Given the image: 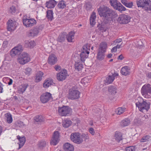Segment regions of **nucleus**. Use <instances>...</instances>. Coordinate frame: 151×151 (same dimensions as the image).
Listing matches in <instances>:
<instances>
[{
	"label": "nucleus",
	"instance_id": "obj_6",
	"mask_svg": "<svg viewBox=\"0 0 151 151\" xmlns=\"http://www.w3.org/2000/svg\"><path fill=\"white\" fill-rule=\"evenodd\" d=\"M80 92L78 91L70 89L69 90L68 98L71 100L78 99L80 97Z\"/></svg>",
	"mask_w": 151,
	"mask_h": 151
},
{
	"label": "nucleus",
	"instance_id": "obj_1",
	"mask_svg": "<svg viewBox=\"0 0 151 151\" xmlns=\"http://www.w3.org/2000/svg\"><path fill=\"white\" fill-rule=\"evenodd\" d=\"M99 14L103 16L105 19L106 23H110L112 21L113 18L116 17L117 14L115 11L106 6H100L98 9Z\"/></svg>",
	"mask_w": 151,
	"mask_h": 151
},
{
	"label": "nucleus",
	"instance_id": "obj_28",
	"mask_svg": "<svg viewBox=\"0 0 151 151\" xmlns=\"http://www.w3.org/2000/svg\"><path fill=\"white\" fill-rule=\"evenodd\" d=\"M114 79V78L113 76H112L111 75H109L104 81V83L106 85L110 84L113 82Z\"/></svg>",
	"mask_w": 151,
	"mask_h": 151
},
{
	"label": "nucleus",
	"instance_id": "obj_36",
	"mask_svg": "<svg viewBox=\"0 0 151 151\" xmlns=\"http://www.w3.org/2000/svg\"><path fill=\"white\" fill-rule=\"evenodd\" d=\"M66 6V2L63 0H61L59 2L57 5V7L60 9H63Z\"/></svg>",
	"mask_w": 151,
	"mask_h": 151
},
{
	"label": "nucleus",
	"instance_id": "obj_24",
	"mask_svg": "<svg viewBox=\"0 0 151 151\" xmlns=\"http://www.w3.org/2000/svg\"><path fill=\"white\" fill-rule=\"evenodd\" d=\"M107 48V44L106 42L101 43L99 46L98 51L105 53Z\"/></svg>",
	"mask_w": 151,
	"mask_h": 151
},
{
	"label": "nucleus",
	"instance_id": "obj_22",
	"mask_svg": "<svg viewBox=\"0 0 151 151\" xmlns=\"http://www.w3.org/2000/svg\"><path fill=\"white\" fill-rule=\"evenodd\" d=\"M130 68L128 66H124L122 68L121 72L122 75L127 76L130 74Z\"/></svg>",
	"mask_w": 151,
	"mask_h": 151
},
{
	"label": "nucleus",
	"instance_id": "obj_8",
	"mask_svg": "<svg viewBox=\"0 0 151 151\" xmlns=\"http://www.w3.org/2000/svg\"><path fill=\"white\" fill-rule=\"evenodd\" d=\"M23 22L24 26L27 27H31L37 23L36 20L34 19L27 17L23 19Z\"/></svg>",
	"mask_w": 151,
	"mask_h": 151
},
{
	"label": "nucleus",
	"instance_id": "obj_31",
	"mask_svg": "<svg viewBox=\"0 0 151 151\" xmlns=\"http://www.w3.org/2000/svg\"><path fill=\"white\" fill-rule=\"evenodd\" d=\"M72 124L71 121L69 119H65L63 122L62 125L65 128L68 127Z\"/></svg>",
	"mask_w": 151,
	"mask_h": 151
},
{
	"label": "nucleus",
	"instance_id": "obj_59",
	"mask_svg": "<svg viewBox=\"0 0 151 151\" xmlns=\"http://www.w3.org/2000/svg\"><path fill=\"white\" fill-rule=\"evenodd\" d=\"M90 133L92 135H94L95 134V132L93 129L92 128H90L89 129V130Z\"/></svg>",
	"mask_w": 151,
	"mask_h": 151
},
{
	"label": "nucleus",
	"instance_id": "obj_38",
	"mask_svg": "<svg viewBox=\"0 0 151 151\" xmlns=\"http://www.w3.org/2000/svg\"><path fill=\"white\" fill-rule=\"evenodd\" d=\"M115 9L121 12L122 11H125L126 9V8L119 2L118 3V4H117V6L115 8Z\"/></svg>",
	"mask_w": 151,
	"mask_h": 151
},
{
	"label": "nucleus",
	"instance_id": "obj_61",
	"mask_svg": "<svg viewBox=\"0 0 151 151\" xmlns=\"http://www.w3.org/2000/svg\"><path fill=\"white\" fill-rule=\"evenodd\" d=\"M122 39L120 38L115 40L114 42H115L116 43H119L121 42L122 41Z\"/></svg>",
	"mask_w": 151,
	"mask_h": 151
},
{
	"label": "nucleus",
	"instance_id": "obj_50",
	"mask_svg": "<svg viewBox=\"0 0 151 151\" xmlns=\"http://www.w3.org/2000/svg\"><path fill=\"white\" fill-rule=\"evenodd\" d=\"M31 69L30 68H28L25 69V73L26 75H29L31 72Z\"/></svg>",
	"mask_w": 151,
	"mask_h": 151
},
{
	"label": "nucleus",
	"instance_id": "obj_13",
	"mask_svg": "<svg viewBox=\"0 0 151 151\" xmlns=\"http://www.w3.org/2000/svg\"><path fill=\"white\" fill-rule=\"evenodd\" d=\"M68 76L67 72L66 70L64 69L57 74V78L60 81L64 80Z\"/></svg>",
	"mask_w": 151,
	"mask_h": 151
},
{
	"label": "nucleus",
	"instance_id": "obj_58",
	"mask_svg": "<svg viewBox=\"0 0 151 151\" xmlns=\"http://www.w3.org/2000/svg\"><path fill=\"white\" fill-rule=\"evenodd\" d=\"M55 70L57 71H59L61 69V67L59 65H56L54 67Z\"/></svg>",
	"mask_w": 151,
	"mask_h": 151
},
{
	"label": "nucleus",
	"instance_id": "obj_17",
	"mask_svg": "<svg viewBox=\"0 0 151 151\" xmlns=\"http://www.w3.org/2000/svg\"><path fill=\"white\" fill-rule=\"evenodd\" d=\"M40 26H36L30 30L28 35L29 37H34L37 35L40 32Z\"/></svg>",
	"mask_w": 151,
	"mask_h": 151
},
{
	"label": "nucleus",
	"instance_id": "obj_19",
	"mask_svg": "<svg viewBox=\"0 0 151 151\" xmlns=\"http://www.w3.org/2000/svg\"><path fill=\"white\" fill-rule=\"evenodd\" d=\"M57 2L55 0H49L45 3L46 7L48 9L54 8L56 5Z\"/></svg>",
	"mask_w": 151,
	"mask_h": 151
},
{
	"label": "nucleus",
	"instance_id": "obj_39",
	"mask_svg": "<svg viewBox=\"0 0 151 151\" xmlns=\"http://www.w3.org/2000/svg\"><path fill=\"white\" fill-rule=\"evenodd\" d=\"M108 91L111 94H115L117 92V89L115 87L110 86L108 88Z\"/></svg>",
	"mask_w": 151,
	"mask_h": 151
},
{
	"label": "nucleus",
	"instance_id": "obj_48",
	"mask_svg": "<svg viewBox=\"0 0 151 151\" xmlns=\"http://www.w3.org/2000/svg\"><path fill=\"white\" fill-rule=\"evenodd\" d=\"M134 122L135 124L137 125H141L142 123V122L141 120L138 119H134Z\"/></svg>",
	"mask_w": 151,
	"mask_h": 151
},
{
	"label": "nucleus",
	"instance_id": "obj_64",
	"mask_svg": "<svg viewBox=\"0 0 151 151\" xmlns=\"http://www.w3.org/2000/svg\"><path fill=\"white\" fill-rule=\"evenodd\" d=\"M13 82V80L12 79H9V81L8 82V84L10 85L12 84Z\"/></svg>",
	"mask_w": 151,
	"mask_h": 151
},
{
	"label": "nucleus",
	"instance_id": "obj_35",
	"mask_svg": "<svg viewBox=\"0 0 151 151\" xmlns=\"http://www.w3.org/2000/svg\"><path fill=\"white\" fill-rule=\"evenodd\" d=\"M66 36V33L63 32L60 34L59 36L58 41L60 42H63L65 41V40Z\"/></svg>",
	"mask_w": 151,
	"mask_h": 151
},
{
	"label": "nucleus",
	"instance_id": "obj_41",
	"mask_svg": "<svg viewBox=\"0 0 151 151\" xmlns=\"http://www.w3.org/2000/svg\"><path fill=\"white\" fill-rule=\"evenodd\" d=\"M53 11L51 10H48L47 11V17L50 20H52L53 18Z\"/></svg>",
	"mask_w": 151,
	"mask_h": 151
},
{
	"label": "nucleus",
	"instance_id": "obj_62",
	"mask_svg": "<svg viewBox=\"0 0 151 151\" xmlns=\"http://www.w3.org/2000/svg\"><path fill=\"white\" fill-rule=\"evenodd\" d=\"M127 0H121V2L125 6L127 4Z\"/></svg>",
	"mask_w": 151,
	"mask_h": 151
},
{
	"label": "nucleus",
	"instance_id": "obj_32",
	"mask_svg": "<svg viewBox=\"0 0 151 151\" xmlns=\"http://www.w3.org/2000/svg\"><path fill=\"white\" fill-rule=\"evenodd\" d=\"M43 73L41 71H39L36 75V78H35L36 82H38L41 81L42 79V78L43 77Z\"/></svg>",
	"mask_w": 151,
	"mask_h": 151
},
{
	"label": "nucleus",
	"instance_id": "obj_29",
	"mask_svg": "<svg viewBox=\"0 0 151 151\" xmlns=\"http://www.w3.org/2000/svg\"><path fill=\"white\" fill-rule=\"evenodd\" d=\"M5 119L6 122L9 124H11L13 121L12 115L9 113H7L4 115Z\"/></svg>",
	"mask_w": 151,
	"mask_h": 151
},
{
	"label": "nucleus",
	"instance_id": "obj_12",
	"mask_svg": "<svg viewBox=\"0 0 151 151\" xmlns=\"http://www.w3.org/2000/svg\"><path fill=\"white\" fill-rule=\"evenodd\" d=\"M83 49L80 54V60L82 61H84L85 59L88 56L89 52L87 50V47L85 46L83 47Z\"/></svg>",
	"mask_w": 151,
	"mask_h": 151
},
{
	"label": "nucleus",
	"instance_id": "obj_37",
	"mask_svg": "<svg viewBox=\"0 0 151 151\" xmlns=\"http://www.w3.org/2000/svg\"><path fill=\"white\" fill-rule=\"evenodd\" d=\"M105 53L104 52L98 51L97 54V59L99 60H103L105 57Z\"/></svg>",
	"mask_w": 151,
	"mask_h": 151
},
{
	"label": "nucleus",
	"instance_id": "obj_7",
	"mask_svg": "<svg viewBox=\"0 0 151 151\" xmlns=\"http://www.w3.org/2000/svg\"><path fill=\"white\" fill-rule=\"evenodd\" d=\"M18 60L21 64L24 65L29 61L30 58L27 53L23 52L20 55Z\"/></svg>",
	"mask_w": 151,
	"mask_h": 151
},
{
	"label": "nucleus",
	"instance_id": "obj_43",
	"mask_svg": "<svg viewBox=\"0 0 151 151\" xmlns=\"http://www.w3.org/2000/svg\"><path fill=\"white\" fill-rule=\"evenodd\" d=\"M46 145V142L43 140L40 141L37 144L38 147L40 149H42L45 147Z\"/></svg>",
	"mask_w": 151,
	"mask_h": 151
},
{
	"label": "nucleus",
	"instance_id": "obj_34",
	"mask_svg": "<svg viewBox=\"0 0 151 151\" xmlns=\"http://www.w3.org/2000/svg\"><path fill=\"white\" fill-rule=\"evenodd\" d=\"M114 138L116 141L119 142L122 139V133L120 132H116Z\"/></svg>",
	"mask_w": 151,
	"mask_h": 151
},
{
	"label": "nucleus",
	"instance_id": "obj_23",
	"mask_svg": "<svg viewBox=\"0 0 151 151\" xmlns=\"http://www.w3.org/2000/svg\"><path fill=\"white\" fill-rule=\"evenodd\" d=\"M35 45V42L33 41L26 40L24 41V46L26 47L32 48Z\"/></svg>",
	"mask_w": 151,
	"mask_h": 151
},
{
	"label": "nucleus",
	"instance_id": "obj_49",
	"mask_svg": "<svg viewBox=\"0 0 151 151\" xmlns=\"http://www.w3.org/2000/svg\"><path fill=\"white\" fill-rule=\"evenodd\" d=\"M16 10V9L15 7L14 6H12L10 7L9 12L12 13L13 14L15 12Z\"/></svg>",
	"mask_w": 151,
	"mask_h": 151
},
{
	"label": "nucleus",
	"instance_id": "obj_2",
	"mask_svg": "<svg viewBox=\"0 0 151 151\" xmlns=\"http://www.w3.org/2000/svg\"><path fill=\"white\" fill-rule=\"evenodd\" d=\"M71 140L75 143L79 144L82 143L83 139L85 140L88 138V136L85 134H82L81 136L78 132H74L72 133L70 135Z\"/></svg>",
	"mask_w": 151,
	"mask_h": 151
},
{
	"label": "nucleus",
	"instance_id": "obj_46",
	"mask_svg": "<svg viewBox=\"0 0 151 151\" xmlns=\"http://www.w3.org/2000/svg\"><path fill=\"white\" fill-rule=\"evenodd\" d=\"M150 137V136L148 135L144 136L141 139V142H145L148 141Z\"/></svg>",
	"mask_w": 151,
	"mask_h": 151
},
{
	"label": "nucleus",
	"instance_id": "obj_60",
	"mask_svg": "<svg viewBox=\"0 0 151 151\" xmlns=\"http://www.w3.org/2000/svg\"><path fill=\"white\" fill-rule=\"evenodd\" d=\"M117 48L116 47L114 46L113 47L111 50V52H115L117 51Z\"/></svg>",
	"mask_w": 151,
	"mask_h": 151
},
{
	"label": "nucleus",
	"instance_id": "obj_15",
	"mask_svg": "<svg viewBox=\"0 0 151 151\" xmlns=\"http://www.w3.org/2000/svg\"><path fill=\"white\" fill-rule=\"evenodd\" d=\"M16 22L14 20L10 19L7 22V28L8 31H13L16 27Z\"/></svg>",
	"mask_w": 151,
	"mask_h": 151
},
{
	"label": "nucleus",
	"instance_id": "obj_45",
	"mask_svg": "<svg viewBox=\"0 0 151 151\" xmlns=\"http://www.w3.org/2000/svg\"><path fill=\"white\" fill-rule=\"evenodd\" d=\"M110 3L111 6H113L115 9L118 4V2H117L116 0H110Z\"/></svg>",
	"mask_w": 151,
	"mask_h": 151
},
{
	"label": "nucleus",
	"instance_id": "obj_63",
	"mask_svg": "<svg viewBox=\"0 0 151 151\" xmlns=\"http://www.w3.org/2000/svg\"><path fill=\"white\" fill-rule=\"evenodd\" d=\"M124 58V57L122 55H121L119 56L118 59H119L121 60H123V58Z\"/></svg>",
	"mask_w": 151,
	"mask_h": 151
},
{
	"label": "nucleus",
	"instance_id": "obj_9",
	"mask_svg": "<svg viewBox=\"0 0 151 151\" xmlns=\"http://www.w3.org/2000/svg\"><path fill=\"white\" fill-rule=\"evenodd\" d=\"M23 50L22 46L19 44L17 46L13 48L10 51V55L12 57L20 55Z\"/></svg>",
	"mask_w": 151,
	"mask_h": 151
},
{
	"label": "nucleus",
	"instance_id": "obj_16",
	"mask_svg": "<svg viewBox=\"0 0 151 151\" xmlns=\"http://www.w3.org/2000/svg\"><path fill=\"white\" fill-rule=\"evenodd\" d=\"M51 94L50 93L46 92L43 93L40 96L41 101L42 103L47 102L51 98Z\"/></svg>",
	"mask_w": 151,
	"mask_h": 151
},
{
	"label": "nucleus",
	"instance_id": "obj_51",
	"mask_svg": "<svg viewBox=\"0 0 151 151\" xmlns=\"http://www.w3.org/2000/svg\"><path fill=\"white\" fill-rule=\"evenodd\" d=\"M92 6L90 3H87L86 4V9L87 10H90L92 8Z\"/></svg>",
	"mask_w": 151,
	"mask_h": 151
},
{
	"label": "nucleus",
	"instance_id": "obj_42",
	"mask_svg": "<svg viewBox=\"0 0 151 151\" xmlns=\"http://www.w3.org/2000/svg\"><path fill=\"white\" fill-rule=\"evenodd\" d=\"M126 108L120 107L116 109V112L117 114L120 115L122 114L124 112Z\"/></svg>",
	"mask_w": 151,
	"mask_h": 151
},
{
	"label": "nucleus",
	"instance_id": "obj_52",
	"mask_svg": "<svg viewBox=\"0 0 151 151\" xmlns=\"http://www.w3.org/2000/svg\"><path fill=\"white\" fill-rule=\"evenodd\" d=\"M133 6V3L132 2H128V1L126 5L125 6L128 7V8H132Z\"/></svg>",
	"mask_w": 151,
	"mask_h": 151
},
{
	"label": "nucleus",
	"instance_id": "obj_30",
	"mask_svg": "<svg viewBox=\"0 0 151 151\" xmlns=\"http://www.w3.org/2000/svg\"><path fill=\"white\" fill-rule=\"evenodd\" d=\"M53 81L51 79H47L45 80L43 83V86L45 88H47L50 86L52 84Z\"/></svg>",
	"mask_w": 151,
	"mask_h": 151
},
{
	"label": "nucleus",
	"instance_id": "obj_53",
	"mask_svg": "<svg viewBox=\"0 0 151 151\" xmlns=\"http://www.w3.org/2000/svg\"><path fill=\"white\" fill-rule=\"evenodd\" d=\"M137 46H141L143 45V44L141 40H139L137 42Z\"/></svg>",
	"mask_w": 151,
	"mask_h": 151
},
{
	"label": "nucleus",
	"instance_id": "obj_44",
	"mask_svg": "<svg viewBox=\"0 0 151 151\" xmlns=\"http://www.w3.org/2000/svg\"><path fill=\"white\" fill-rule=\"evenodd\" d=\"M34 120L37 122H41L43 121V118L41 115H37L34 117Z\"/></svg>",
	"mask_w": 151,
	"mask_h": 151
},
{
	"label": "nucleus",
	"instance_id": "obj_3",
	"mask_svg": "<svg viewBox=\"0 0 151 151\" xmlns=\"http://www.w3.org/2000/svg\"><path fill=\"white\" fill-rule=\"evenodd\" d=\"M58 111L59 115L61 116H68L72 112V109L68 106L59 107Z\"/></svg>",
	"mask_w": 151,
	"mask_h": 151
},
{
	"label": "nucleus",
	"instance_id": "obj_20",
	"mask_svg": "<svg viewBox=\"0 0 151 151\" xmlns=\"http://www.w3.org/2000/svg\"><path fill=\"white\" fill-rule=\"evenodd\" d=\"M104 21L102 22L101 24H99L97 25V27L98 29H99L102 32H105L108 28L106 24Z\"/></svg>",
	"mask_w": 151,
	"mask_h": 151
},
{
	"label": "nucleus",
	"instance_id": "obj_40",
	"mask_svg": "<svg viewBox=\"0 0 151 151\" xmlns=\"http://www.w3.org/2000/svg\"><path fill=\"white\" fill-rule=\"evenodd\" d=\"M28 85L27 84H23L19 87V90L23 93L26 90Z\"/></svg>",
	"mask_w": 151,
	"mask_h": 151
},
{
	"label": "nucleus",
	"instance_id": "obj_47",
	"mask_svg": "<svg viewBox=\"0 0 151 151\" xmlns=\"http://www.w3.org/2000/svg\"><path fill=\"white\" fill-rule=\"evenodd\" d=\"M126 151H135V146H130L127 147L126 148Z\"/></svg>",
	"mask_w": 151,
	"mask_h": 151
},
{
	"label": "nucleus",
	"instance_id": "obj_18",
	"mask_svg": "<svg viewBox=\"0 0 151 151\" xmlns=\"http://www.w3.org/2000/svg\"><path fill=\"white\" fill-rule=\"evenodd\" d=\"M57 57L53 54H51L50 55L48 60V63L51 65L55 64L57 62Z\"/></svg>",
	"mask_w": 151,
	"mask_h": 151
},
{
	"label": "nucleus",
	"instance_id": "obj_33",
	"mask_svg": "<svg viewBox=\"0 0 151 151\" xmlns=\"http://www.w3.org/2000/svg\"><path fill=\"white\" fill-rule=\"evenodd\" d=\"M74 33L72 32H70L66 36L67 39L70 42H73V40L74 39Z\"/></svg>",
	"mask_w": 151,
	"mask_h": 151
},
{
	"label": "nucleus",
	"instance_id": "obj_57",
	"mask_svg": "<svg viewBox=\"0 0 151 151\" xmlns=\"http://www.w3.org/2000/svg\"><path fill=\"white\" fill-rule=\"evenodd\" d=\"M147 7V9L146 8L145 10H147V12L150 13H151V4L150 2L149 5V7Z\"/></svg>",
	"mask_w": 151,
	"mask_h": 151
},
{
	"label": "nucleus",
	"instance_id": "obj_27",
	"mask_svg": "<svg viewBox=\"0 0 151 151\" xmlns=\"http://www.w3.org/2000/svg\"><path fill=\"white\" fill-rule=\"evenodd\" d=\"M131 122V121L129 118H126L120 122V126L122 127L127 126L129 125Z\"/></svg>",
	"mask_w": 151,
	"mask_h": 151
},
{
	"label": "nucleus",
	"instance_id": "obj_54",
	"mask_svg": "<svg viewBox=\"0 0 151 151\" xmlns=\"http://www.w3.org/2000/svg\"><path fill=\"white\" fill-rule=\"evenodd\" d=\"M8 43L7 41H4L2 45L3 47L4 48H6L7 46Z\"/></svg>",
	"mask_w": 151,
	"mask_h": 151
},
{
	"label": "nucleus",
	"instance_id": "obj_55",
	"mask_svg": "<svg viewBox=\"0 0 151 151\" xmlns=\"http://www.w3.org/2000/svg\"><path fill=\"white\" fill-rule=\"evenodd\" d=\"M90 22L91 25L93 26L95 23V20L94 19H90Z\"/></svg>",
	"mask_w": 151,
	"mask_h": 151
},
{
	"label": "nucleus",
	"instance_id": "obj_56",
	"mask_svg": "<svg viewBox=\"0 0 151 151\" xmlns=\"http://www.w3.org/2000/svg\"><path fill=\"white\" fill-rule=\"evenodd\" d=\"M96 18V13L94 12H93L91 15L90 19H94V20H95Z\"/></svg>",
	"mask_w": 151,
	"mask_h": 151
},
{
	"label": "nucleus",
	"instance_id": "obj_5",
	"mask_svg": "<svg viewBox=\"0 0 151 151\" xmlns=\"http://www.w3.org/2000/svg\"><path fill=\"white\" fill-rule=\"evenodd\" d=\"M142 102H138L136 103V106L138 107L139 110L142 112H143L144 110H146L147 111L150 108V104L148 102H147L146 101H145L142 99Z\"/></svg>",
	"mask_w": 151,
	"mask_h": 151
},
{
	"label": "nucleus",
	"instance_id": "obj_21",
	"mask_svg": "<svg viewBox=\"0 0 151 151\" xmlns=\"http://www.w3.org/2000/svg\"><path fill=\"white\" fill-rule=\"evenodd\" d=\"M84 61H82L80 59L77 60L75 63V69L79 71L83 68V63Z\"/></svg>",
	"mask_w": 151,
	"mask_h": 151
},
{
	"label": "nucleus",
	"instance_id": "obj_10",
	"mask_svg": "<svg viewBox=\"0 0 151 151\" xmlns=\"http://www.w3.org/2000/svg\"><path fill=\"white\" fill-rule=\"evenodd\" d=\"M130 19L129 16L122 14L119 15L117 21L121 24H126L130 22Z\"/></svg>",
	"mask_w": 151,
	"mask_h": 151
},
{
	"label": "nucleus",
	"instance_id": "obj_11",
	"mask_svg": "<svg viewBox=\"0 0 151 151\" xmlns=\"http://www.w3.org/2000/svg\"><path fill=\"white\" fill-rule=\"evenodd\" d=\"M136 2L138 7L144 8L145 10L149 7L150 1V0H137Z\"/></svg>",
	"mask_w": 151,
	"mask_h": 151
},
{
	"label": "nucleus",
	"instance_id": "obj_4",
	"mask_svg": "<svg viewBox=\"0 0 151 151\" xmlns=\"http://www.w3.org/2000/svg\"><path fill=\"white\" fill-rule=\"evenodd\" d=\"M142 95L145 98H149L151 97V86L149 84L144 85L141 90Z\"/></svg>",
	"mask_w": 151,
	"mask_h": 151
},
{
	"label": "nucleus",
	"instance_id": "obj_14",
	"mask_svg": "<svg viewBox=\"0 0 151 151\" xmlns=\"http://www.w3.org/2000/svg\"><path fill=\"white\" fill-rule=\"evenodd\" d=\"M59 140V134L58 131L54 132L53 137L50 141L51 145H55L58 142Z\"/></svg>",
	"mask_w": 151,
	"mask_h": 151
},
{
	"label": "nucleus",
	"instance_id": "obj_26",
	"mask_svg": "<svg viewBox=\"0 0 151 151\" xmlns=\"http://www.w3.org/2000/svg\"><path fill=\"white\" fill-rule=\"evenodd\" d=\"M17 138L18 139L19 141V149L21 148L24 145L26 141L25 137L24 136L21 137L19 136L18 135L17 136Z\"/></svg>",
	"mask_w": 151,
	"mask_h": 151
},
{
	"label": "nucleus",
	"instance_id": "obj_25",
	"mask_svg": "<svg viewBox=\"0 0 151 151\" xmlns=\"http://www.w3.org/2000/svg\"><path fill=\"white\" fill-rule=\"evenodd\" d=\"M64 148L65 151H73V146L68 143H65L64 145Z\"/></svg>",
	"mask_w": 151,
	"mask_h": 151
}]
</instances>
